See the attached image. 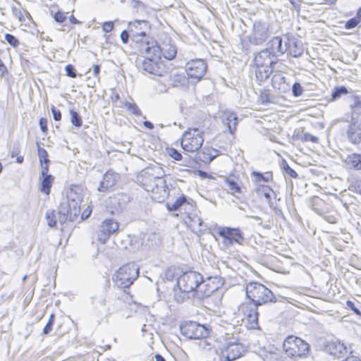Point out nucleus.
I'll use <instances>...</instances> for the list:
<instances>
[{"mask_svg": "<svg viewBox=\"0 0 361 361\" xmlns=\"http://www.w3.org/2000/svg\"><path fill=\"white\" fill-rule=\"evenodd\" d=\"M289 1L295 8H296V9L300 8V3H301L302 0H289Z\"/></svg>", "mask_w": 361, "mask_h": 361, "instance_id": "obj_62", "label": "nucleus"}, {"mask_svg": "<svg viewBox=\"0 0 361 361\" xmlns=\"http://www.w3.org/2000/svg\"><path fill=\"white\" fill-rule=\"evenodd\" d=\"M202 282V276L195 271L184 272L177 279V286L180 290L185 293H198L200 283Z\"/></svg>", "mask_w": 361, "mask_h": 361, "instance_id": "obj_9", "label": "nucleus"}, {"mask_svg": "<svg viewBox=\"0 0 361 361\" xmlns=\"http://www.w3.org/2000/svg\"><path fill=\"white\" fill-rule=\"evenodd\" d=\"M66 73L68 76L75 78L77 76V71L71 64L66 65L65 67Z\"/></svg>", "mask_w": 361, "mask_h": 361, "instance_id": "obj_44", "label": "nucleus"}, {"mask_svg": "<svg viewBox=\"0 0 361 361\" xmlns=\"http://www.w3.org/2000/svg\"><path fill=\"white\" fill-rule=\"evenodd\" d=\"M246 298L250 301L242 305L241 310L247 319L248 327L259 329L257 307L269 302H275L276 298L271 290L257 282H250L245 286Z\"/></svg>", "mask_w": 361, "mask_h": 361, "instance_id": "obj_1", "label": "nucleus"}, {"mask_svg": "<svg viewBox=\"0 0 361 361\" xmlns=\"http://www.w3.org/2000/svg\"><path fill=\"white\" fill-rule=\"evenodd\" d=\"M223 284L220 277L202 278V282L200 283L197 295L201 297H209Z\"/></svg>", "mask_w": 361, "mask_h": 361, "instance_id": "obj_14", "label": "nucleus"}, {"mask_svg": "<svg viewBox=\"0 0 361 361\" xmlns=\"http://www.w3.org/2000/svg\"><path fill=\"white\" fill-rule=\"evenodd\" d=\"M119 177V175L113 171L109 170L106 171L98 187V190L102 192H108L116 185Z\"/></svg>", "mask_w": 361, "mask_h": 361, "instance_id": "obj_20", "label": "nucleus"}, {"mask_svg": "<svg viewBox=\"0 0 361 361\" xmlns=\"http://www.w3.org/2000/svg\"><path fill=\"white\" fill-rule=\"evenodd\" d=\"M143 55L145 58L142 60L141 64L138 65L140 68H142L145 72L157 76H161L165 73L164 65L158 60L152 59V57L156 58L155 56Z\"/></svg>", "mask_w": 361, "mask_h": 361, "instance_id": "obj_13", "label": "nucleus"}, {"mask_svg": "<svg viewBox=\"0 0 361 361\" xmlns=\"http://www.w3.org/2000/svg\"><path fill=\"white\" fill-rule=\"evenodd\" d=\"M204 132L192 128L185 131L181 140L182 148L188 152H195L200 149L204 142Z\"/></svg>", "mask_w": 361, "mask_h": 361, "instance_id": "obj_8", "label": "nucleus"}, {"mask_svg": "<svg viewBox=\"0 0 361 361\" xmlns=\"http://www.w3.org/2000/svg\"><path fill=\"white\" fill-rule=\"evenodd\" d=\"M120 37H121V39L123 43H124V44L128 43L129 38H131V35H130L128 27L126 30H124L121 32V33L120 35Z\"/></svg>", "mask_w": 361, "mask_h": 361, "instance_id": "obj_50", "label": "nucleus"}, {"mask_svg": "<svg viewBox=\"0 0 361 361\" xmlns=\"http://www.w3.org/2000/svg\"><path fill=\"white\" fill-rule=\"evenodd\" d=\"M143 125L145 127H146L148 129H152L154 128L153 123L148 121H144Z\"/></svg>", "mask_w": 361, "mask_h": 361, "instance_id": "obj_63", "label": "nucleus"}, {"mask_svg": "<svg viewBox=\"0 0 361 361\" xmlns=\"http://www.w3.org/2000/svg\"><path fill=\"white\" fill-rule=\"evenodd\" d=\"M324 219L330 224H336L338 219V214L336 212H327L324 209L322 211V213L320 214Z\"/></svg>", "mask_w": 361, "mask_h": 361, "instance_id": "obj_33", "label": "nucleus"}, {"mask_svg": "<svg viewBox=\"0 0 361 361\" xmlns=\"http://www.w3.org/2000/svg\"><path fill=\"white\" fill-rule=\"evenodd\" d=\"M352 121L347 131L348 140L353 144L361 142V102L355 99V106H352Z\"/></svg>", "mask_w": 361, "mask_h": 361, "instance_id": "obj_7", "label": "nucleus"}, {"mask_svg": "<svg viewBox=\"0 0 361 361\" xmlns=\"http://www.w3.org/2000/svg\"><path fill=\"white\" fill-rule=\"evenodd\" d=\"M270 190H271V188H269L268 186H265V185H262L261 188L258 189V192L262 191L264 197L267 200H270V198H271Z\"/></svg>", "mask_w": 361, "mask_h": 361, "instance_id": "obj_55", "label": "nucleus"}, {"mask_svg": "<svg viewBox=\"0 0 361 361\" xmlns=\"http://www.w3.org/2000/svg\"><path fill=\"white\" fill-rule=\"evenodd\" d=\"M182 334L189 339H202L207 338L210 329L204 325L195 322H189L180 326Z\"/></svg>", "mask_w": 361, "mask_h": 361, "instance_id": "obj_10", "label": "nucleus"}, {"mask_svg": "<svg viewBox=\"0 0 361 361\" xmlns=\"http://www.w3.org/2000/svg\"><path fill=\"white\" fill-rule=\"evenodd\" d=\"M247 351L245 345L240 343H229L222 350V356L226 361L235 360Z\"/></svg>", "mask_w": 361, "mask_h": 361, "instance_id": "obj_18", "label": "nucleus"}, {"mask_svg": "<svg viewBox=\"0 0 361 361\" xmlns=\"http://www.w3.org/2000/svg\"><path fill=\"white\" fill-rule=\"evenodd\" d=\"M207 65L203 59L190 60L185 65V71L188 77L199 81L204 75Z\"/></svg>", "mask_w": 361, "mask_h": 361, "instance_id": "obj_12", "label": "nucleus"}, {"mask_svg": "<svg viewBox=\"0 0 361 361\" xmlns=\"http://www.w3.org/2000/svg\"><path fill=\"white\" fill-rule=\"evenodd\" d=\"M54 18L57 23H63L66 20L67 16L64 12L58 11L54 14Z\"/></svg>", "mask_w": 361, "mask_h": 361, "instance_id": "obj_49", "label": "nucleus"}, {"mask_svg": "<svg viewBox=\"0 0 361 361\" xmlns=\"http://www.w3.org/2000/svg\"><path fill=\"white\" fill-rule=\"evenodd\" d=\"M184 204L192 206V204L188 200V197L184 195H181L175 201L167 202L166 207L169 211H176Z\"/></svg>", "mask_w": 361, "mask_h": 361, "instance_id": "obj_25", "label": "nucleus"}, {"mask_svg": "<svg viewBox=\"0 0 361 361\" xmlns=\"http://www.w3.org/2000/svg\"><path fill=\"white\" fill-rule=\"evenodd\" d=\"M238 117L234 113H226L224 117V123L227 126L229 132L233 134L235 130Z\"/></svg>", "mask_w": 361, "mask_h": 361, "instance_id": "obj_27", "label": "nucleus"}, {"mask_svg": "<svg viewBox=\"0 0 361 361\" xmlns=\"http://www.w3.org/2000/svg\"><path fill=\"white\" fill-rule=\"evenodd\" d=\"M324 350L329 354L334 355L338 358L347 357L352 354L350 348H348L343 343L340 341H328L324 346Z\"/></svg>", "mask_w": 361, "mask_h": 361, "instance_id": "obj_16", "label": "nucleus"}, {"mask_svg": "<svg viewBox=\"0 0 361 361\" xmlns=\"http://www.w3.org/2000/svg\"><path fill=\"white\" fill-rule=\"evenodd\" d=\"M51 111L53 114V118H54V121H61V113L60 110L56 109L54 106H51Z\"/></svg>", "mask_w": 361, "mask_h": 361, "instance_id": "obj_52", "label": "nucleus"}, {"mask_svg": "<svg viewBox=\"0 0 361 361\" xmlns=\"http://www.w3.org/2000/svg\"><path fill=\"white\" fill-rule=\"evenodd\" d=\"M127 27L139 54L152 56L157 55L160 52V46L157 42L147 35L150 30L148 21L136 20L129 22Z\"/></svg>", "mask_w": 361, "mask_h": 361, "instance_id": "obj_2", "label": "nucleus"}, {"mask_svg": "<svg viewBox=\"0 0 361 361\" xmlns=\"http://www.w3.org/2000/svg\"><path fill=\"white\" fill-rule=\"evenodd\" d=\"M348 91L344 86H339L334 88L331 92V101H336L341 98L342 95L348 94Z\"/></svg>", "mask_w": 361, "mask_h": 361, "instance_id": "obj_35", "label": "nucleus"}, {"mask_svg": "<svg viewBox=\"0 0 361 361\" xmlns=\"http://www.w3.org/2000/svg\"><path fill=\"white\" fill-rule=\"evenodd\" d=\"M254 62L255 67H272L276 63V58L274 57L269 49H264L255 56Z\"/></svg>", "mask_w": 361, "mask_h": 361, "instance_id": "obj_19", "label": "nucleus"}, {"mask_svg": "<svg viewBox=\"0 0 361 361\" xmlns=\"http://www.w3.org/2000/svg\"><path fill=\"white\" fill-rule=\"evenodd\" d=\"M272 86L279 90L286 88V77L281 73H275L271 78Z\"/></svg>", "mask_w": 361, "mask_h": 361, "instance_id": "obj_30", "label": "nucleus"}, {"mask_svg": "<svg viewBox=\"0 0 361 361\" xmlns=\"http://www.w3.org/2000/svg\"><path fill=\"white\" fill-rule=\"evenodd\" d=\"M343 162L347 169L361 171V154H350L345 157Z\"/></svg>", "mask_w": 361, "mask_h": 361, "instance_id": "obj_23", "label": "nucleus"}, {"mask_svg": "<svg viewBox=\"0 0 361 361\" xmlns=\"http://www.w3.org/2000/svg\"><path fill=\"white\" fill-rule=\"evenodd\" d=\"M252 176L255 178V181H261L263 180L264 182L268 181V178L264 177L262 173L257 171H253L252 173Z\"/></svg>", "mask_w": 361, "mask_h": 361, "instance_id": "obj_56", "label": "nucleus"}, {"mask_svg": "<svg viewBox=\"0 0 361 361\" xmlns=\"http://www.w3.org/2000/svg\"><path fill=\"white\" fill-rule=\"evenodd\" d=\"M270 36L269 25L264 22H255L252 25V32L249 36V42L255 45H261Z\"/></svg>", "mask_w": 361, "mask_h": 361, "instance_id": "obj_11", "label": "nucleus"}, {"mask_svg": "<svg viewBox=\"0 0 361 361\" xmlns=\"http://www.w3.org/2000/svg\"><path fill=\"white\" fill-rule=\"evenodd\" d=\"M281 166L285 173L289 175L292 178H295L298 177V173L290 167L288 164L285 160L282 161Z\"/></svg>", "mask_w": 361, "mask_h": 361, "instance_id": "obj_40", "label": "nucleus"}, {"mask_svg": "<svg viewBox=\"0 0 361 361\" xmlns=\"http://www.w3.org/2000/svg\"><path fill=\"white\" fill-rule=\"evenodd\" d=\"M11 11L13 16L17 18L19 20V21H24V16L22 13V11L20 8L16 6H12Z\"/></svg>", "mask_w": 361, "mask_h": 361, "instance_id": "obj_46", "label": "nucleus"}, {"mask_svg": "<svg viewBox=\"0 0 361 361\" xmlns=\"http://www.w3.org/2000/svg\"><path fill=\"white\" fill-rule=\"evenodd\" d=\"M4 39L11 46L14 48H16L20 44L18 39L11 34H6Z\"/></svg>", "mask_w": 361, "mask_h": 361, "instance_id": "obj_41", "label": "nucleus"}, {"mask_svg": "<svg viewBox=\"0 0 361 361\" xmlns=\"http://www.w3.org/2000/svg\"><path fill=\"white\" fill-rule=\"evenodd\" d=\"M119 106L126 108L129 111H130L134 115L141 116L142 114L141 111L140 110V109L138 108L135 103H130L127 101L122 102Z\"/></svg>", "mask_w": 361, "mask_h": 361, "instance_id": "obj_34", "label": "nucleus"}, {"mask_svg": "<svg viewBox=\"0 0 361 361\" xmlns=\"http://www.w3.org/2000/svg\"><path fill=\"white\" fill-rule=\"evenodd\" d=\"M139 276V267L135 263H128L119 268L113 276V281L121 288H128Z\"/></svg>", "mask_w": 361, "mask_h": 361, "instance_id": "obj_4", "label": "nucleus"}, {"mask_svg": "<svg viewBox=\"0 0 361 361\" xmlns=\"http://www.w3.org/2000/svg\"><path fill=\"white\" fill-rule=\"evenodd\" d=\"M189 218L190 219V221H191L192 225L193 226L197 225L198 227H200V230H201L200 227H202L203 225L202 220L197 216H195L192 218H191V217H189Z\"/></svg>", "mask_w": 361, "mask_h": 361, "instance_id": "obj_57", "label": "nucleus"}, {"mask_svg": "<svg viewBox=\"0 0 361 361\" xmlns=\"http://www.w3.org/2000/svg\"><path fill=\"white\" fill-rule=\"evenodd\" d=\"M82 201V189L80 186H73L66 194V200L59 207V221L61 224L67 221H74L80 213Z\"/></svg>", "mask_w": 361, "mask_h": 361, "instance_id": "obj_3", "label": "nucleus"}, {"mask_svg": "<svg viewBox=\"0 0 361 361\" xmlns=\"http://www.w3.org/2000/svg\"><path fill=\"white\" fill-rule=\"evenodd\" d=\"M38 154L41 163H42L43 161L49 162V160L47 159L48 154L44 148H39Z\"/></svg>", "mask_w": 361, "mask_h": 361, "instance_id": "obj_48", "label": "nucleus"}, {"mask_svg": "<svg viewBox=\"0 0 361 361\" xmlns=\"http://www.w3.org/2000/svg\"><path fill=\"white\" fill-rule=\"evenodd\" d=\"M176 53V48L174 45L166 44L162 47H160V52L154 56L157 59H160L161 55H162L165 59L172 60L175 58Z\"/></svg>", "mask_w": 361, "mask_h": 361, "instance_id": "obj_24", "label": "nucleus"}, {"mask_svg": "<svg viewBox=\"0 0 361 361\" xmlns=\"http://www.w3.org/2000/svg\"><path fill=\"white\" fill-rule=\"evenodd\" d=\"M188 293H185V292H183L182 290H180L179 293H176L175 295H174V299L178 302H184L186 299H188L189 297H188Z\"/></svg>", "mask_w": 361, "mask_h": 361, "instance_id": "obj_43", "label": "nucleus"}, {"mask_svg": "<svg viewBox=\"0 0 361 361\" xmlns=\"http://www.w3.org/2000/svg\"><path fill=\"white\" fill-rule=\"evenodd\" d=\"M273 96L268 90H263L259 95V101L263 104H268L273 102Z\"/></svg>", "mask_w": 361, "mask_h": 361, "instance_id": "obj_37", "label": "nucleus"}, {"mask_svg": "<svg viewBox=\"0 0 361 361\" xmlns=\"http://www.w3.org/2000/svg\"><path fill=\"white\" fill-rule=\"evenodd\" d=\"M238 208L239 209L245 212L246 214H245V216L246 218H250V219H255L257 221H261V218L257 216H253V215H251L248 213V210H251V208L249 206V204L246 202H244V203H242L240 204L239 206H238Z\"/></svg>", "mask_w": 361, "mask_h": 361, "instance_id": "obj_38", "label": "nucleus"}, {"mask_svg": "<svg viewBox=\"0 0 361 361\" xmlns=\"http://www.w3.org/2000/svg\"><path fill=\"white\" fill-rule=\"evenodd\" d=\"M310 349V345L300 338L288 336L283 342V350L290 357H302L306 356Z\"/></svg>", "mask_w": 361, "mask_h": 361, "instance_id": "obj_6", "label": "nucleus"}, {"mask_svg": "<svg viewBox=\"0 0 361 361\" xmlns=\"http://www.w3.org/2000/svg\"><path fill=\"white\" fill-rule=\"evenodd\" d=\"M118 223L113 219L104 220L100 225L97 232L98 240L101 243H105L110 235L118 231Z\"/></svg>", "mask_w": 361, "mask_h": 361, "instance_id": "obj_17", "label": "nucleus"}, {"mask_svg": "<svg viewBox=\"0 0 361 361\" xmlns=\"http://www.w3.org/2000/svg\"><path fill=\"white\" fill-rule=\"evenodd\" d=\"M168 154H169L170 157H171L176 161H179L182 159V155L176 149H173V148L168 149Z\"/></svg>", "mask_w": 361, "mask_h": 361, "instance_id": "obj_47", "label": "nucleus"}, {"mask_svg": "<svg viewBox=\"0 0 361 361\" xmlns=\"http://www.w3.org/2000/svg\"><path fill=\"white\" fill-rule=\"evenodd\" d=\"M53 324H54L53 323L48 322L47 324H46V326L43 329V334L47 335L49 333H50L52 329Z\"/></svg>", "mask_w": 361, "mask_h": 361, "instance_id": "obj_60", "label": "nucleus"}, {"mask_svg": "<svg viewBox=\"0 0 361 361\" xmlns=\"http://www.w3.org/2000/svg\"><path fill=\"white\" fill-rule=\"evenodd\" d=\"M325 204L324 201L317 196L312 197L310 202V207L318 214L322 213L324 206H325Z\"/></svg>", "mask_w": 361, "mask_h": 361, "instance_id": "obj_31", "label": "nucleus"}, {"mask_svg": "<svg viewBox=\"0 0 361 361\" xmlns=\"http://www.w3.org/2000/svg\"><path fill=\"white\" fill-rule=\"evenodd\" d=\"M360 23V20L355 17L348 20L345 23V27L347 29H352L357 26Z\"/></svg>", "mask_w": 361, "mask_h": 361, "instance_id": "obj_51", "label": "nucleus"}, {"mask_svg": "<svg viewBox=\"0 0 361 361\" xmlns=\"http://www.w3.org/2000/svg\"><path fill=\"white\" fill-rule=\"evenodd\" d=\"M300 140L303 142L311 141L312 142H317L319 138L307 133H302L300 137Z\"/></svg>", "mask_w": 361, "mask_h": 361, "instance_id": "obj_42", "label": "nucleus"}, {"mask_svg": "<svg viewBox=\"0 0 361 361\" xmlns=\"http://www.w3.org/2000/svg\"><path fill=\"white\" fill-rule=\"evenodd\" d=\"M293 94L299 97L302 94L303 90L299 82H295L292 87Z\"/></svg>", "mask_w": 361, "mask_h": 361, "instance_id": "obj_45", "label": "nucleus"}, {"mask_svg": "<svg viewBox=\"0 0 361 361\" xmlns=\"http://www.w3.org/2000/svg\"><path fill=\"white\" fill-rule=\"evenodd\" d=\"M164 172L158 173L157 175L150 173L148 171H142L140 176V182L144 185L145 189L152 193L161 194L166 193V181L163 178Z\"/></svg>", "mask_w": 361, "mask_h": 361, "instance_id": "obj_5", "label": "nucleus"}, {"mask_svg": "<svg viewBox=\"0 0 361 361\" xmlns=\"http://www.w3.org/2000/svg\"><path fill=\"white\" fill-rule=\"evenodd\" d=\"M54 180V178L51 175L41 176L39 177V181H40L39 190L42 192L47 194V195H49L50 193V190L52 186Z\"/></svg>", "mask_w": 361, "mask_h": 361, "instance_id": "obj_26", "label": "nucleus"}, {"mask_svg": "<svg viewBox=\"0 0 361 361\" xmlns=\"http://www.w3.org/2000/svg\"><path fill=\"white\" fill-rule=\"evenodd\" d=\"M346 305L352 311H353L355 314L361 316V312L357 307H356L355 303L353 301L348 300L346 302Z\"/></svg>", "mask_w": 361, "mask_h": 361, "instance_id": "obj_53", "label": "nucleus"}, {"mask_svg": "<svg viewBox=\"0 0 361 361\" xmlns=\"http://www.w3.org/2000/svg\"><path fill=\"white\" fill-rule=\"evenodd\" d=\"M100 71V66L99 65H94L93 66V73L95 76H97Z\"/></svg>", "mask_w": 361, "mask_h": 361, "instance_id": "obj_64", "label": "nucleus"}, {"mask_svg": "<svg viewBox=\"0 0 361 361\" xmlns=\"http://www.w3.org/2000/svg\"><path fill=\"white\" fill-rule=\"evenodd\" d=\"M287 51L293 57H300L304 52L302 42L293 36L286 37Z\"/></svg>", "mask_w": 361, "mask_h": 361, "instance_id": "obj_21", "label": "nucleus"}, {"mask_svg": "<svg viewBox=\"0 0 361 361\" xmlns=\"http://www.w3.org/2000/svg\"><path fill=\"white\" fill-rule=\"evenodd\" d=\"M260 357L263 361H280V353L276 349L274 350H263L260 353Z\"/></svg>", "mask_w": 361, "mask_h": 361, "instance_id": "obj_29", "label": "nucleus"}, {"mask_svg": "<svg viewBox=\"0 0 361 361\" xmlns=\"http://www.w3.org/2000/svg\"><path fill=\"white\" fill-rule=\"evenodd\" d=\"M39 126L43 133H45L47 131V121L46 118H42L39 120Z\"/></svg>", "mask_w": 361, "mask_h": 361, "instance_id": "obj_58", "label": "nucleus"}, {"mask_svg": "<svg viewBox=\"0 0 361 361\" xmlns=\"http://www.w3.org/2000/svg\"><path fill=\"white\" fill-rule=\"evenodd\" d=\"M219 235L224 238V243L226 246H231L233 243L242 244L245 240L243 233L238 228H224L219 231Z\"/></svg>", "mask_w": 361, "mask_h": 361, "instance_id": "obj_15", "label": "nucleus"}, {"mask_svg": "<svg viewBox=\"0 0 361 361\" xmlns=\"http://www.w3.org/2000/svg\"><path fill=\"white\" fill-rule=\"evenodd\" d=\"M273 72V67H256L255 76L259 82H264L269 78Z\"/></svg>", "mask_w": 361, "mask_h": 361, "instance_id": "obj_28", "label": "nucleus"}, {"mask_svg": "<svg viewBox=\"0 0 361 361\" xmlns=\"http://www.w3.org/2000/svg\"><path fill=\"white\" fill-rule=\"evenodd\" d=\"M59 216V214H57ZM46 218L47 220V224L50 227H54L56 225L57 221H59V218L56 219V216L54 211L47 212L46 214Z\"/></svg>", "mask_w": 361, "mask_h": 361, "instance_id": "obj_39", "label": "nucleus"}, {"mask_svg": "<svg viewBox=\"0 0 361 361\" xmlns=\"http://www.w3.org/2000/svg\"><path fill=\"white\" fill-rule=\"evenodd\" d=\"M71 115V123L77 128H80L82 125V120L81 116L79 115L78 112L75 111L71 109L70 110Z\"/></svg>", "mask_w": 361, "mask_h": 361, "instance_id": "obj_36", "label": "nucleus"}, {"mask_svg": "<svg viewBox=\"0 0 361 361\" xmlns=\"http://www.w3.org/2000/svg\"><path fill=\"white\" fill-rule=\"evenodd\" d=\"M114 27V24L113 21H107L104 22L102 25V29L105 32H111Z\"/></svg>", "mask_w": 361, "mask_h": 361, "instance_id": "obj_54", "label": "nucleus"}, {"mask_svg": "<svg viewBox=\"0 0 361 361\" xmlns=\"http://www.w3.org/2000/svg\"><path fill=\"white\" fill-rule=\"evenodd\" d=\"M269 50L274 57H276L278 54H283L287 51L286 40L284 42L281 37H275L271 39L269 42Z\"/></svg>", "mask_w": 361, "mask_h": 361, "instance_id": "obj_22", "label": "nucleus"}, {"mask_svg": "<svg viewBox=\"0 0 361 361\" xmlns=\"http://www.w3.org/2000/svg\"><path fill=\"white\" fill-rule=\"evenodd\" d=\"M224 186L228 188L231 194L235 195V193H241V188L235 180L230 178H224Z\"/></svg>", "mask_w": 361, "mask_h": 361, "instance_id": "obj_32", "label": "nucleus"}, {"mask_svg": "<svg viewBox=\"0 0 361 361\" xmlns=\"http://www.w3.org/2000/svg\"><path fill=\"white\" fill-rule=\"evenodd\" d=\"M19 152H20V149H19L18 145L16 147H13L12 150L11 151V155L12 157H15L18 156Z\"/></svg>", "mask_w": 361, "mask_h": 361, "instance_id": "obj_61", "label": "nucleus"}, {"mask_svg": "<svg viewBox=\"0 0 361 361\" xmlns=\"http://www.w3.org/2000/svg\"><path fill=\"white\" fill-rule=\"evenodd\" d=\"M42 164V172L41 176H48V171H49V162H44V164Z\"/></svg>", "mask_w": 361, "mask_h": 361, "instance_id": "obj_59", "label": "nucleus"}]
</instances>
